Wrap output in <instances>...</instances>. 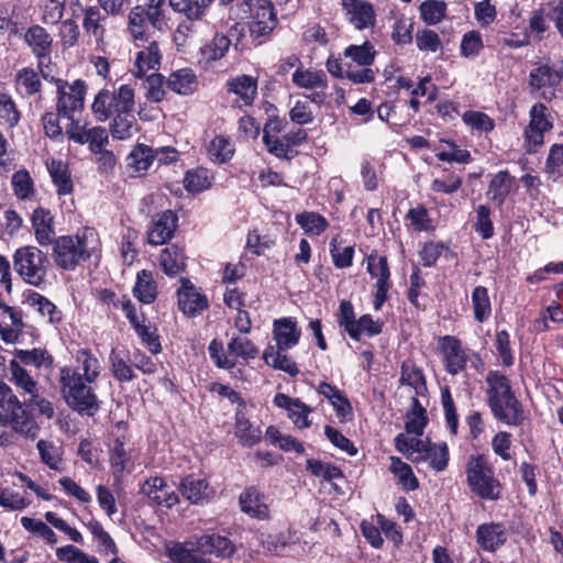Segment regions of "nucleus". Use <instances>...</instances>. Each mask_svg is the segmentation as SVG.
<instances>
[{"label": "nucleus", "instance_id": "obj_1", "mask_svg": "<svg viewBox=\"0 0 563 563\" xmlns=\"http://www.w3.org/2000/svg\"><path fill=\"white\" fill-rule=\"evenodd\" d=\"M75 362L76 366L66 365L59 369L60 393L70 408L93 416L99 402L91 384L100 376V361L89 349H79Z\"/></svg>", "mask_w": 563, "mask_h": 563}, {"label": "nucleus", "instance_id": "obj_2", "mask_svg": "<svg viewBox=\"0 0 563 563\" xmlns=\"http://www.w3.org/2000/svg\"><path fill=\"white\" fill-rule=\"evenodd\" d=\"M134 88L129 84L120 85L110 91L101 89L95 97L91 111L99 122L111 119L109 131L115 140H129L140 130L134 114Z\"/></svg>", "mask_w": 563, "mask_h": 563}, {"label": "nucleus", "instance_id": "obj_3", "mask_svg": "<svg viewBox=\"0 0 563 563\" xmlns=\"http://www.w3.org/2000/svg\"><path fill=\"white\" fill-rule=\"evenodd\" d=\"M487 405L496 420L509 427H520L527 419L523 406L516 397L510 379L499 371H489L485 378Z\"/></svg>", "mask_w": 563, "mask_h": 563}, {"label": "nucleus", "instance_id": "obj_4", "mask_svg": "<svg viewBox=\"0 0 563 563\" xmlns=\"http://www.w3.org/2000/svg\"><path fill=\"white\" fill-rule=\"evenodd\" d=\"M56 266L73 272L100 251V239L93 228H82L71 235L57 236L52 244Z\"/></svg>", "mask_w": 563, "mask_h": 563}, {"label": "nucleus", "instance_id": "obj_5", "mask_svg": "<svg viewBox=\"0 0 563 563\" xmlns=\"http://www.w3.org/2000/svg\"><path fill=\"white\" fill-rule=\"evenodd\" d=\"M465 475L471 492L477 497L485 500L500 498L501 484L485 455H471L466 462Z\"/></svg>", "mask_w": 563, "mask_h": 563}, {"label": "nucleus", "instance_id": "obj_6", "mask_svg": "<svg viewBox=\"0 0 563 563\" xmlns=\"http://www.w3.org/2000/svg\"><path fill=\"white\" fill-rule=\"evenodd\" d=\"M13 268L27 284L40 286L47 275V257L36 246L25 245L15 250Z\"/></svg>", "mask_w": 563, "mask_h": 563}, {"label": "nucleus", "instance_id": "obj_7", "mask_svg": "<svg viewBox=\"0 0 563 563\" xmlns=\"http://www.w3.org/2000/svg\"><path fill=\"white\" fill-rule=\"evenodd\" d=\"M563 80V60L554 68L549 64L537 63L528 76V88L531 95L545 101L556 97Z\"/></svg>", "mask_w": 563, "mask_h": 563}, {"label": "nucleus", "instance_id": "obj_8", "mask_svg": "<svg viewBox=\"0 0 563 563\" xmlns=\"http://www.w3.org/2000/svg\"><path fill=\"white\" fill-rule=\"evenodd\" d=\"M52 80L56 85V110L58 115L73 120V118L84 109L87 92L86 82L81 79H76L73 82L60 78H52Z\"/></svg>", "mask_w": 563, "mask_h": 563}, {"label": "nucleus", "instance_id": "obj_9", "mask_svg": "<svg viewBox=\"0 0 563 563\" xmlns=\"http://www.w3.org/2000/svg\"><path fill=\"white\" fill-rule=\"evenodd\" d=\"M366 271L375 279V294L373 306L376 311L380 310L388 299V292L391 288L390 269L386 256L372 252L366 257Z\"/></svg>", "mask_w": 563, "mask_h": 563}, {"label": "nucleus", "instance_id": "obj_10", "mask_svg": "<svg viewBox=\"0 0 563 563\" xmlns=\"http://www.w3.org/2000/svg\"><path fill=\"white\" fill-rule=\"evenodd\" d=\"M24 43L37 59V68L43 78H47L45 68L48 67L53 53V37L48 31L38 24L29 26L23 35Z\"/></svg>", "mask_w": 563, "mask_h": 563}, {"label": "nucleus", "instance_id": "obj_11", "mask_svg": "<svg viewBox=\"0 0 563 563\" xmlns=\"http://www.w3.org/2000/svg\"><path fill=\"white\" fill-rule=\"evenodd\" d=\"M438 347L442 355L445 371L455 376L463 372L468 362L470 350L454 335L439 338Z\"/></svg>", "mask_w": 563, "mask_h": 563}, {"label": "nucleus", "instance_id": "obj_12", "mask_svg": "<svg viewBox=\"0 0 563 563\" xmlns=\"http://www.w3.org/2000/svg\"><path fill=\"white\" fill-rule=\"evenodd\" d=\"M225 90L232 107H251L257 96V79L250 75L235 76L227 81Z\"/></svg>", "mask_w": 563, "mask_h": 563}, {"label": "nucleus", "instance_id": "obj_13", "mask_svg": "<svg viewBox=\"0 0 563 563\" xmlns=\"http://www.w3.org/2000/svg\"><path fill=\"white\" fill-rule=\"evenodd\" d=\"M250 8V32L255 37L266 36L277 25V16L273 3L269 0H251Z\"/></svg>", "mask_w": 563, "mask_h": 563}, {"label": "nucleus", "instance_id": "obj_14", "mask_svg": "<svg viewBox=\"0 0 563 563\" xmlns=\"http://www.w3.org/2000/svg\"><path fill=\"white\" fill-rule=\"evenodd\" d=\"M4 421L10 424V429L15 433L34 439L40 432V427L30 410L19 400H12L5 412L2 413Z\"/></svg>", "mask_w": 563, "mask_h": 563}, {"label": "nucleus", "instance_id": "obj_15", "mask_svg": "<svg viewBox=\"0 0 563 563\" xmlns=\"http://www.w3.org/2000/svg\"><path fill=\"white\" fill-rule=\"evenodd\" d=\"M345 20L357 31L373 29L376 25L374 5L367 0H341Z\"/></svg>", "mask_w": 563, "mask_h": 563}, {"label": "nucleus", "instance_id": "obj_16", "mask_svg": "<svg viewBox=\"0 0 563 563\" xmlns=\"http://www.w3.org/2000/svg\"><path fill=\"white\" fill-rule=\"evenodd\" d=\"M530 121L525 130V139L534 146L543 143L544 133L553 128L548 108L542 102L534 103L529 111Z\"/></svg>", "mask_w": 563, "mask_h": 563}, {"label": "nucleus", "instance_id": "obj_17", "mask_svg": "<svg viewBox=\"0 0 563 563\" xmlns=\"http://www.w3.org/2000/svg\"><path fill=\"white\" fill-rule=\"evenodd\" d=\"M177 222L178 218L172 210L156 214L147 232L148 243L152 245H163L167 243L174 236Z\"/></svg>", "mask_w": 563, "mask_h": 563}, {"label": "nucleus", "instance_id": "obj_18", "mask_svg": "<svg viewBox=\"0 0 563 563\" xmlns=\"http://www.w3.org/2000/svg\"><path fill=\"white\" fill-rule=\"evenodd\" d=\"M273 402L276 407L287 411L288 418L297 428L307 429L310 427L311 421L309 420V415L312 412V408L300 399L278 393L275 395Z\"/></svg>", "mask_w": 563, "mask_h": 563}, {"label": "nucleus", "instance_id": "obj_19", "mask_svg": "<svg viewBox=\"0 0 563 563\" xmlns=\"http://www.w3.org/2000/svg\"><path fill=\"white\" fill-rule=\"evenodd\" d=\"M508 540V530L501 522L482 523L476 529V542L483 551L495 552Z\"/></svg>", "mask_w": 563, "mask_h": 563}, {"label": "nucleus", "instance_id": "obj_20", "mask_svg": "<svg viewBox=\"0 0 563 563\" xmlns=\"http://www.w3.org/2000/svg\"><path fill=\"white\" fill-rule=\"evenodd\" d=\"M165 553L173 563H212L198 549L197 538L185 542H169L165 547Z\"/></svg>", "mask_w": 563, "mask_h": 563}, {"label": "nucleus", "instance_id": "obj_21", "mask_svg": "<svg viewBox=\"0 0 563 563\" xmlns=\"http://www.w3.org/2000/svg\"><path fill=\"white\" fill-rule=\"evenodd\" d=\"M178 306L184 314L196 316L208 308V299L188 279H181V287L177 291Z\"/></svg>", "mask_w": 563, "mask_h": 563}, {"label": "nucleus", "instance_id": "obj_22", "mask_svg": "<svg viewBox=\"0 0 563 563\" xmlns=\"http://www.w3.org/2000/svg\"><path fill=\"white\" fill-rule=\"evenodd\" d=\"M300 336L301 330L295 318L284 317L274 320L273 338L276 342V347L279 350L292 349L298 344Z\"/></svg>", "mask_w": 563, "mask_h": 563}, {"label": "nucleus", "instance_id": "obj_23", "mask_svg": "<svg viewBox=\"0 0 563 563\" xmlns=\"http://www.w3.org/2000/svg\"><path fill=\"white\" fill-rule=\"evenodd\" d=\"M142 492L158 506L170 508L178 503V495L176 492L166 483L163 477H151L148 478L143 487Z\"/></svg>", "mask_w": 563, "mask_h": 563}, {"label": "nucleus", "instance_id": "obj_24", "mask_svg": "<svg viewBox=\"0 0 563 563\" xmlns=\"http://www.w3.org/2000/svg\"><path fill=\"white\" fill-rule=\"evenodd\" d=\"M231 40L222 34L216 33L214 36L202 45L198 53V64L208 69L212 67L213 63L222 59L229 52Z\"/></svg>", "mask_w": 563, "mask_h": 563}, {"label": "nucleus", "instance_id": "obj_25", "mask_svg": "<svg viewBox=\"0 0 563 563\" xmlns=\"http://www.w3.org/2000/svg\"><path fill=\"white\" fill-rule=\"evenodd\" d=\"M239 504L241 510L252 518L258 520L269 518V508L265 495L253 486L247 487L241 493Z\"/></svg>", "mask_w": 563, "mask_h": 563}, {"label": "nucleus", "instance_id": "obj_26", "mask_svg": "<svg viewBox=\"0 0 563 563\" xmlns=\"http://www.w3.org/2000/svg\"><path fill=\"white\" fill-rule=\"evenodd\" d=\"M32 229L36 242L41 246L53 244L55 238L54 218L51 211L44 208H37L32 213Z\"/></svg>", "mask_w": 563, "mask_h": 563}, {"label": "nucleus", "instance_id": "obj_27", "mask_svg": "<svg viewBox=\"0 0 563 563\" xmlns=\"http://www.w3.org/2000/svg\"><path fill=\"white\" fill-rule=\"evenodd\" d=\"M197 545L202 555H216L217 558L227 559L234 552L231 540L220 534H202L197 538Z\"/></svg>", "mask_w": 563, "mask_h": 563}, {"label": "nucleus", "instance_id": "obj_28", "mask_svg": "<svg viewBox=\"0 0 563 563\" xmlns=\"http://www.w3.org/2000/svg\"><path fill=\"white\" fill-rule=\"evenodd\" d=\"M180 492L183 496L191 504H202L213 496V489L209 484L194 475H188L180 483Z\"/></svg>", "mask_w": 563, "mask_h": 563}, {"label": "nucleus", "instance_id": "obj_29", "mask_svg": "<svg viewBox=\"0 0 563 563\" xmlns=\"http://www.w3.org/2000/svg\"><path fill=\"white\" fill-rule=\"evenodd\" d=\"M10 380L15 385L23 395L29 396L30 401H35L38 397L37 383L30 373L16 361L9 362Z\"/></svg>", "mask_w": 563, "mask_h": 563}, {"label": "nucleus", "instance_id": "obj_30", "mask_svg": "<svg viewBox=\"0 0 563 563\" xmlns=\"http://www.w3.org/2000/svg\"><path fill=\"white\" fill-rule=\"evenodd\" d=\"M110 371L119 383H129L136 378L130 352L113 349L109 355Z\"/></svg>", "mask_w": 563, "mask_h": 563}, {"label": "nucleus", "instance_id": "obj_31", "mask_svg": "<svg viewBox=\"0 0 563 563\" xmlns=\"http://www.w3.org/2000/svg\"><path fill=\"white\" fill-rule=\"evenodd\" d=\"M430 445L429 440H422L416 435L408 438L405 433H399L395 438L396 450L413 463H421L418 457L426 455Z\"/></svg>", "mask_w": 563, "mask_h": 563}, {"label": "nucleus", "instance_id": "obj_32", "mask_svg": "<svg viewBox=\"0 0 563 563\" xmlns=\"http://www.w3.org/2000/svg\"><path fill=\"white\" fill-rule=\"evenodd\" d=\"M162 54L156 41L150 42L148 46L140 49L135 55L133 73L136 77L144 76L148 70L159 67Z\"/></svg>", "mask_w": 563, "mask_h": 563}, {"label": "nucleus", "instance_id": "obj_33", "mask_svg": "<svg viewBox=\"0 0 563 563\" xmlns=\"http://www.w3.org/2000/svg\"><path fill=\"white\" fill-rule=\"evenodd\" d=\"M291 82L307 90L328 88V77L321 69L298 67L292 73Z\"/></svg>", "mask_w": 563, "mask_h": 563}, {"label": "nucleus", "instance_id": "obj_34", "mask_svg": "<svg viewBox=\"0 0 563 563\" xmlns=\"http://www.w3.org/2000/svg\"><path fill=\"white\" fill-rule=\"evenodd\" d=\"M197 85V76L191 68L177 69L166 79V88L184 96L194 93Z\"/></svg>", "mask_w": 563, "mask_h": 563}, {"label": "nucleus", "instance_id": "obj_35", "mask_svg": "<svg viewBox=\"0 0 563 563\" xmlns=\"http://www.w3.org/2000/svg\"><path fill=\"white\" fill-rule=\"evenodd\" d=\"M514 185L515 178L507 170H500L493 176L486 195L496 206L500 207L506 201Z\"/></svg>", "mask_w": 563, "mask_h": 563}, {"label": "nucleus", "instance_id": "obj_36", "mask_svg": "<svg viewBox=\"0 0 563 563\" xmlns=\"http://www.w3.org/2000/svg\"><path fill=\"white\" fill-rule=\"evenodd\" d=\"M109 462L113 476L119 479L125 471L133 466L130 452L125 448L123 438H117L109 450Z\"/></svg>", "mask_w": 563, "mask_h": 563}, {"label": "nucleus", "instance_id": "obj_37", "mask_svg": "<svg viewBox=\"0 0 563 563\" xmlns=\"http://www.w3.org/2000/svg\"><path fill=\"white\" fill-rule=\"evenodd\" d=\"M46 165L57 195L66 196L71 194L74 185L68 166L58 159H51Z\"/></svg>", "mask_w": 563, "mask_h": 563}, {"label": "nucleus", "instance_id": "obj_38", "mask_svg": "<svg viewBox=\"0 0 563 563\" xmlns=\"http://www.w3.org/2000/svg\"><path fill=\"white\" fill-rule=\"evenodd\" d=\"M133 295L144 305H150L155 301L157 297V285L151 272L143 269L137 273Z\"/></svg>", "mask_w": 563, "mask_h": 563}, {"label": "nucleus", "instance_id": "obj_39", "mask_svg": "<svg viewBox=\"0 0 563 563\" xmlns=\"http://www.w3.org/2000/svg\"><path fill=\"white\" fill-rule=\"evenodd\" d=\"M427 410L417 397L411 398V408L406 415L405 430L407 434L421 437L428 424Z\"/></svg>", "mask_w": 563, "mask_h": 563}, {"label": "nucleus", "instance_id": "obj_40", "mask_svg": "<svg viewBox=\"0 0 563 563\" xmlns=\"http://www.w3.org/2000/svg\"><path fill=\"white\" fill-rule=\"evenodd\" d=\"M213 0H169V7L189 21L201 20Z\"/></svg>", "mask_w": 563, "mask_h": 563}, {"label": "nucleus", "instance_id": "obj_41", "mask_svg": "<svg viewBox=\"0 0 563 563\" xmlns=\"http://www.w3.org/2000/svg\"><path fill=\"white\" fill-rule=\"evenodd\" d=\"M471 302L474 319L478 323H484L488 321L493 312L488 289L484 286H476L472 291Z\"/></svg>", "mask_w": 563, "mask_h": 563}, {"label": "nucleus", "instance_id": "obj_42", "mask_svg": "<svg viewBox=\"0 0 563 563\" xmlns=\"http://www.w3.org/2000/svg\"><path fill=\"white\" fill-rule=\"evenodd\" d=\"M133 329L143 345H145L153 355H157L162 352V344L157 328L143 313L142 321L133 327Z\"/></svg>", "mask_w": 563, "mask_h": 563}, {"label": "nucleus", "instance_id": "obj_43", "mask_svg": "<svg viewBox=\"0 0 563 563\" xmlns=\"http://www.w3.org/2000/svg\"><path fill=\"white\" fill-rule=\"evenodd\" d=\"M159 264L164 273L168 276H175L185 268V255L183 249L177 245L165 247L159 256Z\"/></svg>", "mask_w": 563, "mask_h": 563}, {"label": "nucleus", "instance_id": "obj_44", "mask_svg": "<svg viewBox=\"0 0 563 563\" xmlns=\"http://www.w3.org/2000/svg\"><path fill=\"white\" fill-rule=\"evenodd\" d=\"M389 470L398 479L399 485H401L406 492H412L419 487V482L413 474L411 466L404 462L400 457L390 456Z\"/></svg>", "mask_w": 563, "mask_h": 563}, {"label": "nucleus", "instance_id": "obj_45", "mask_svg": "<svg viewBox=\"0 0 563 563\" xmlns=\"http://www.w3.org/2000/svg\"><path fill=\"white\" fill-rule=\"evenodd\" d=\"M284 351L285 350H279L278 347L268 346L263 353V360L267 365L284 371L291 376H296L299 369L296 363L288 355L283 353Z\"/></svg>", "mask_w": 563, "mask_h": 563}, {"label": "nucleus", "instance_id": "obj_46", "mask_svg": "<svg viewBox=\"0 0 563 563\" xmlns=\"http://www.w3.org/2000/svg\"><path fill=\"white\" fill-rule=\"evenodd\" d=\"M234 144L230 137L224 135L214 136L208 145V155L210 159L218 164L229 162L234 155Z\"/></svg>", "mask_w": 563, "mask_h": 563}, {"label": "nucleus", "instance_id": "obj_47", "mask_svg": "<svg viewBox=\"0 0 563 563\" xmlns=\"http://www.w3.org/2000/svg\"><path fill=\"white\" fill-rule=\"evenodd\" d=\"M384 323L380 320H374L371 314H363L356 319L353 328L347 332L354 341H360L362 335L373 338L383 332Z\"/></svg>", "mask_w": 563, "mask_h": 563}, {"label": "nucleus", "instance_id": "obj_48", "mask_svg": "<svg viewBox=\"0 0 563 563\" xmlns=\"http://www.w3.org/2000/svg\"><path fill=\"white\" fill-rule=\"evenodd\" d=\"M15 360L23 365H33L36 368H52L54 358L44 349L15 350Z\"/></svg>", "mask_w": 563, "mask_h": 563}, {"label": "nucleus", "instance_id": "obj_49", "mask_svg": "<svg viewBox=\"0 0 563 563\" xmlns=\"http://www.w3.org/2000/svg\"><path fill=\"white\" fill-rule=\"evenodd\" d=\"M235 437L243 446H254L262 439L260 427L253 426L243 415L236 416Z\"/></svg>", "mask_w": 563, "mask_h": 563}, {"label": "nucleus", "instance_id": "obj_50", "mask_svg": "<svg viewBox=\"0 0 563 563\" xmlns=\"http://www.w3.org/2000/svg\"><path fill=\"white\" fill-rule=\"evenodd\" d=\"M148 12L145 7L136 5L129 14V32L135 41L147 40V26L150 23Z\"/></svg>", "mask_w": 563, "mask_h": 563}, {"label": "nucleus", "instance_id": "obj_51", "mask_svg": "<svg viewBox=\"0 0 563 563\" xmlns=\"http://www.w3.org/2000/svg\"><path fill=\"white\" fill-rule=\"evenodd\" d=\"M343 54L346 58L362 67L371 66L376 57L375 47L369 41H365L361 45L351 44L345 47Z\"/></svg>", "mask_w": 563, "mask_h": 563}, {"label": "nucleus", "instance_id": "obj_52", "mask_svg": "<svg viewBox=\"0 0 563 563\" xmlns=\"http://www.w3.org/2000/svg\"><path fill=\"white\" fill-rule=\"evenodd\" d=\"M41 461L51 470L60 471L63 462V448L52 441L40 440L36 444Z\"/></svg>", "mask_w": 563, "mask_h": 563}, {"label": "nucleus", "instance_id": "obj_53", "mask_svg": "<svg viewBox=\"0 0 563 563\" xmlns=\"http://www.w3.org/2000/svg\"><path fill=\"white\" fill-rule=\"evenodd\" d=\"M421 462H429L435 472H443L449 464V448L445 442L431 443L426 455L419 457Z\"/></svg>", "mask_w": 563, "mask_h": 563}, {"label": "nucleus", "instance_id": "obj_54", "mask_svg": "<svg viewBox=\"0 0 563 563\" xmlns=\"http://www.w3.org/2000/svg\"><path fill=\"white\" fill-rule=\"evenodd\" d=\"M441 143L444 144L446 148L439 150L435 153V157L439 161L459 164H468L472 162V155L470 151L461 148L454 141L442 140Z\"/></svg>", "mask_w": 563, "mask_h": 563}, {"label": "nucleus", "instance_id": "obj_55", "mask_svg": "<svg viewBox=\"0 0 563 563\" xmlns=\"http://www.w3.org/2000/svg\"><path fill=\"white\" fill-rule=\"evenodd\" d=\"M406 219L417 232H431L435 230L434 220L431 218L429 210L422 205L410 208Z\"/></svg>", "mask_w": 563, "mask_h": 563}, {"label": "nucleus", "instance_id": "obj_56", "mask_svg": "<svg viewBox=\"0 0 563 563\" xmlns=\"http://www.w3.org/2000/svg\"><path fill=\"white\" fill-rule=\"evenodd\" d=\"M18 88L26 96H34L41 92L42 82L37 71L30 67L20 69L15 75Z\"/></svg>", "mask_w": 563, "mask_h": 563}, {"label": "nucleus", "instance_id": "obj_57", "mask_svg": "<svg viewBox=\"0 0 563 563\" xmlns=\"http://www.w3.org/2000/svg\"><path fill=\"white\" fill-rule=\"evenodd\" d=\"M484 49L482 34L472 30L463 34L460 43V55L467 59H474L481 55Z\"/></svg>", "mask_w": 563, "mask_h": 563}, {"label": "nucleus", "instance_id": "obj_58", "mask_svg": "<svg viewBox=\"0 0 563 563\" xmlns=\"http://www.w3.org/2000/svg\"><path fill=\"white\" fill-rule=\"evenodd\" d=\"M153 148L137 144L128 156V164L137 173H145L154 161Z\"/></svg>", "mask_w": 563, "mask_h": 563}, {"label": "nucleus", "instance_id": "obj_59", "mask_svg": "<svg viewBox=\"0 0 563 563\" xmlns=\"http://www.w3.org/2000/svg\"><path fill=\"white\" fill-rule=\"evenodd\" d=\"M446 3L439 0H426L419 7L421 20L428 25L440 23L446 13Z\"/></svg>", "mask_w": 563, "mask_h": 563}, {"label": "nucleus", "instance_id": "obj_60", "mask_svg": "<svg viewBox=\"0 0 563 563\" xmlns=\"http://www.w3.org/2000/svg\"><path fill=\"white\" fill-rule=\"evenodd\" d=\"M400 383L413 388L417 395H421L427 389L422 371L409 362H404L401 365Z\"/></svg>", "mask_w": 563, "mask_h": 563}, {"label": "nucleus", "instance_id": "obj_61", "mask_svg": "<svg viewBox=\"0 0 563 563\" xmlns=\"http://www.w3.org/2000/svg\"><path fill=\"white\" fill-rule=\"evenodd\" d=\"M296 222L306 233L314 235H320L329 227V222L323 216L308 211L297 214Z\"/></svg>", "mask_w": 563, "mask_h": 563}, {"label": "nucleus", "instance_id": "obj_62", "mask_svg": "<svg viewBox=\"0 0 563 563\" xmlns=\"http://www.w3.org/2000/svg\"><path fill=\"white\" fill-rule=\"evenodd\" d=\"M211 186V177L206 168L188 170L184 178V187L188 192L198 194Z\"/></svg>", "mask_w": 563, "mask_h": 563}, {"label": "nucleus", "instance_id": "obj_63", "mask_svg": "<svg viewBox=\"0 0 563 563\" xmlns=\"http://www.w3.org/2000/svg\"><path fill=\"white\" fill-rule=\"evenodd\" d=\"M106 15L101 13L100 9L96 5L89 7L85 10L82 26L87 34L92 35L97 41H101L104 34V27L101 21Z\"/></svg>", "mask_w": 563, "mask_h": 563}, {"label": "nucleus", "instance_id": "obj_64", "mask_svg": "<svg viewBox=\"0 0 563 563\" xmlns=\"http://www.w3.org/2000/svg\"><path fill=\"white\" fill-rule=\"evenodd\" d=\"M66 0H41V20L46 25H55L62 21Z\"/></svg>", "mask_w": 563, "mask_h": 563}]
</instances>
